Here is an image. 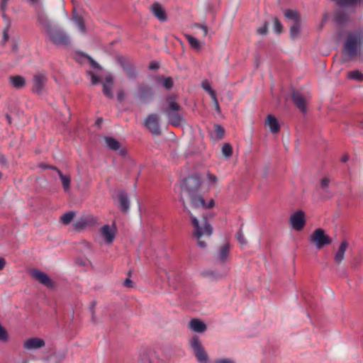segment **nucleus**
I'll return each instance as SVG.
<instances>
[{
	"mask_svg": "<svg viewBox=\"0 0 363 363\" xmlns=\"http://www.w3.org/2000/svg\"><path fill=\"white\" fill-rule=\"evenodd\" d=\"M91 64L92 65V67L95 69H100V65L96 62L95 61H94L93 60H91Z\"/></svg>",
	"mask_w": 363,
	"mask_h": 363,
	"instance_id": "13d9d810",
	"label": "nucleus"
},
{
	"mask_svg": "<svg viewBox=\"0 0 363 363\" xmlns=\"http://www.w3.org/2000/svg\"><path fill=\"white\" fill-rule=\"evenodd\" d=\"M6 264L5 259L4 258L0 257V270L3 269Z\"/></svg>",
	"mask_w": 363,
	"mask_h": 363,
	"instance_id": "bf43d9fd",
	"label": "nucleus"
},
{
	"mask_svg": "<svg viewBox=\"0 0 363 363\" xmlns=\"http://www.w3.org/2000/svg\"><path fill=\"white\" fill-rule=\"evenodd\" d=\"M72 20L75 23L76 26L78 27L79 31L85 34L86 31V28L84 24V21L83 17L81 15L74 13L72 18Z\"/></svg>",
	"mask_w": 363,
	"mask_h": 363,
	"instance_id": "b1692460",
	"label": "nucleus"
},
{
	"mask_svg": "<svg viewBox=\"0 0 363 363\" xmlns=\"http://www.w3.org/2000/svg\"><path fill=\"white\" fill-rule=\"evenodd\" d=\"M11 85L17 89H21L26 86V79L20 75L11 76L9 77Z\"/></svg>",
	"mask_w": 363,
	"mask_h": 363,
	"instance_id": "5701e85b",
	"label": "nucleus"
},
{
	"mask_svg": "<svg viewBox=\"0 0 363 363\" xmlns=\"http://www.w3.org/2000/svg\"><path fill=\"white\" fill-rule=\"evenodd\" d=\"M119 200V207L123 212H127L130 208V201L127 194L124 191H120L118 193Z\"/></svg>",
	"mask_w": 363,
	"mask_h": 363,
	"instance_id": "6ab92c4d",
	"label": "nucleus"
},
{
	"mask_svg": "<svg viewBox=\"0 0 363 363\" xmlns=\"http://www.w3.org/2000/svg\"><path fill=\"white\" fill-rule=\"evenodd\" d=\"M212 101H213V103L215 106V108H216V110L218 111V112H220V106H219V104H218V101L217 100V98H216V95L214 96V98H211Z\"/></svg>",
	"mask_w": 363,
	"mask_h": 363,
	"instance_id": "3c124183",
	"label": "nucleus"
},
{
	"mask_svg": "<svg viewBox=\"0 0 363 363\" xmlns=\"http://www.w3.org/2000/svg\"><path fill=\"white\" fill-rule=\"evenodd\" d=\"M8 39H9V35L6 31H4V41H7Z\"/></svg>",
	"mask_w": 363,
	"mask_h": 363,
	"instance_id": "052dcab7",
	"label": "nucleus"
},
{
	"mask_svg": "<svg viewBox=\"0 0 363 363\" xmlns=\"http://www.w3.org/2000/svg\"><path fill=\"white\" fill-rule=\"evenodd\" d=\"M116 230L108 225H105L101 228V235L104 237L106 242L111 243L115 238Z\"/></svg>",
	"mask_w": 363,
	"mask_h": 363,
	"instance_id": "2eb2a0df",
	"label": "nucleus"
},
{
	"mask_svg": "<svg viewBox=\"0 0 363 363\" xmlns=\"http://www.w3.org/2000/svg\"><path fill=\"white\" fill-rule=\"evenodd\" d=\"M284 16L286 18L291 19L294 22H299L298 13L296 11L291 9H286L284 11Z\"/></svg>",
	"mask_w": 363,
	"mask_h": 363,
	"instance_id": "473e14b6",
	"label": "nucleus"
},
{
	"mask_svg": "<svg viewBox=\"0 0 363 363\" xmlns=\"http://www.w3.org/2000/svg\"><path fill=\"white\" fill-rule=\"evenodd\" d=\"M38 21L40 24L44 27L46 32H48V27L52 28V25L50 23L46 16L40 15L38 16Z\"/></svg>",
	"mask_w": 363,
	"mask_h": 363,
	"instance_id": "4c0bfd02",
	"label": "nucleus"
},
{
	"mask_svg": "<svg viewBox=\"0 0 363 363\" xmlns=\"http://www.w3.org/2000/svg\"><path fill=\"white\" fill-rule=\"evenodd\" d=\"M225 130L224 128L219 124H216L214 125V132L211 135V138L214 140H221L224 137Z\"/></svg>",
	"mask_w": 363,
	"mask_h": 363,
	"instance_id": "bb28decb",
	"label": "nucleus"
},
{
	"mask_svg": "<svg viewBox=\"0 0 363 363\" xmlns=\"http://www.w3.org/2000/svg\"><path fill=\"white\" fill-rule=\"evenodd\" d=\"M1 177H2V174H1V172H0V179H1Z\"/></svg>",
	"mask_w": 363,
	"mask_h": 363,
	"instance_id": "0e129e2a",
	"label": "nucleus"
},
{
	"mask_svg": "<svg viewBox=\"0 0 363 363\" xmlns=\"http://www.w3.org/2000/svg\"><path fill=\"white\" fill-rule=\"evenodd\" d=\"M282 28L283 27L281 23L277 18H275L274 21V31L278 33H280L282 32Z\"/></svg>",
	"mask_w": 363,
	"mask_h": 363,
	"instance_id": "79ce46f5",
	"label": "nucleus"
},
{
	"mask_svg": "<svg viewBox=\"0 0 363 363\" xmlns=\"http://www.w3.org/2000/svg\"><path fill=\"white\" fill-rule=\"evenodd\" d=\"M265 123L272 133H277L279 132V124L277 119L273 115H268Z\"/></svg>",
	"mask_w": 363,
	"mask_h": 363,
	"instance_id": "412c9836",
	"label": "nucleus"
},
{
	"mask_svg": "<svg viewBox=\"0 0 363 363\" xmlns=\"http://www.w3.org/2000/svg\"><path fill=\"white\" fill-rule=\"evenodd\" d=\"M140 363H152L150 352L146 350L142 351L139 357Z\"/></svg>",
	"mask_w": 363,
	"mask_h": 363,
	"instance_id": "2f4dec72",
	"label": "nucleus"
},
{
	"mask_svg": "<svg viewBox=\"0 0 363 363\" xmlns=\"http://www.w3.org/2000/svg\"><path fill=\"white\" fill-rule=\"evenodd\" d=\"M189 345L195 357L199 363H206L208 357L202 345V342L197 335L193 336L189 340Z\"/></svg>",
	"mask_w": 363,
	"mask_h": 363,
	"instance_id": "39448f33",
	"label": "nucleus"
},
{
	"mask_svg": "<svg viewBox=\"0 0 363 363\" xmlns=\"http://www.w3.org/2000/svg\"><path fill=\"white\" fill-rule=\"evenodd\" d=\"M200 181L195 177H188L182 184V190L187 193L191 209H189L184 201L183 205L187 210L191 218V224L194 228V236L198 240L200 247H206V239H209L213 233V228L208 223L203 211L211 208L214 206V201L211 199L208 203H206L203 197L199 194Z\"/></svg>",
	"mask_w": 363,
	"mask_h": 363,
	"instance_id": "f257e3e1",
	"label": "nucleus"
},
{
	"mask_svg": "<svg viewBox=\"0 0 363 363\" xmlns=\"http://www.w3.org/2000/svg\"><path fill=\"white\" fill-rule=\"evenodd\" d=\"M153 90L152 89L145 84H142L138 86V91L135 96L142 102H149L153 98Z\"/></svg>",
	"mask_w": 363,
	"mask_h": 363,
	"instance_id": "9d476101",
	"label": "nucleus"
},
{
	"mask_svg": "<svg viewBox=\"0 0 363 363\" xmlns=\"http://www.w3.org/2000/svg\"><path fill=\"white\" fill-rule=\"evenodd\" d=\"M46 82V77L43 74H37L33 77V92L40 94L44 89L45 84Z\"/></svg>",
	"mask_w": 363,
	"mask_h": 363,
	"instance_id": "f8f14e48",
	"label": "nucleus"
},
{
	"mask_svg": "<svg viewBox=\"0 0 363 363\" xmlns=\"http://www.w3.org/2000/svg\"><path fill=\"white\" fill-rule=\"evenodd\" d=\"M151 11L154 16L160 21L164 22L167 20L166 12L160 4L157 2L154 3L151 6Z\"/></svg>",
	"mask_w": 363,
	"mask_h": 363,
	"instance_id": "dca6fc26",
	"label": "nucleus"
},
{
	"mask_svg": "<svg viewBox=\"0 0 363 363\" xmlns=\"http://www.w3.org/2000/svg\"><path fill=\"white\" fill-rule=\"evenodd\" d=\"M33 278L39 281L41 284L47 288L51 289L54 287L55 284L50 277L39 269H33L30 272Z\"/></svg>",
	"mask_w": 363,
	"mask_h": 363,
	"instance_id": "1a4fd4ad",
	"label": "nucleus"
},
{
	"mask_svg": "<svg viewBox=\"0 0 363 363\" xmlns=\"http://www.w3.org/2000/svg\"><path fill=\"white\" fill-rule=\"evenodd\" d=\"M348 243L347 241H343L340 243L338 250L336 252L334 260L337 264H340L344 259L345 253L347 248Z\"/></svg>",
	"mask_w": 363,
	"mask_h": 363,
	"instance_id": "4be33fe9",
	"label": "nucleus"
},
{
	"mask_svg": "<svg viewBox=\"0 0 363 363\" xmlns=\"http://www.w3.org/2000/svg\"><path fill=\"white\" fill-rule=\"evenodd\" d=\"M221 151L223 157L226 159L230 158L233 155V147L228 143H225L223 145Z\"/></svg>",
	"mask_w": 363,
	"mask_h": 363,
	"instance_id": "c756f323",
	"label": "nucleus"
},
{
	"mask_svg": "<svg viewBox=\"0 0 363 363\" xmlns=\"http://www.w3.org/2000/svg\"><path fill=\"white\" fill-rule=\"evenodd\" d=\"M124 286L125 287H132L133 286V281L130 279H126L125 281H124V283H123Z\"/></svg>",
	"mask_w": 363,
	"mask_h": 363,
	"instance_id": "864d4df0",
	"label": "nucleus"
},
{
	"mask_svg": "<svg viewBox=\"0 0 363 363\" xmlns=\"http://www.w3.org/2000/svg\"><path fill=\"white\" fill-rule=\"evenodd\" d=\"M157 82L162 85V86L169 90L171 89L174 86V82L172 77H158L156 79Z\"/></svg>",
	"mask_w": 363,
	"mask_h": 363,
	"instance_id": "393cba45",
	"label": "nucleus"
},
{
	"mask_svg": "<svg viewBox=\"0 0 363 363\" xmlns=\"http://www.w3.org/2000/svg\"><path fill=\"white\" fill-rule=\"evenodd\" d=\"M362 33L360 30L348 34L343 46V52L350 58H352L360 52Z\"/></svg>",
	"mask_w": 363,
	"mask_h": 363,
	"instance_id": "7ed1b4c3",
	"label": "nucleus"
},
{
	"mask_svg": "<svg viewBox=\"0 0 363 363\" xmlns=\"http://www.w3.org/2000/svg\"><path fill=\"white\" fill-rule=\"evenodd\" d=\"M268 31V23L265 22L262 26L257 28V32L259 35H264L267 33Z\"/></svg>",
	"mask_w": 363,
	"mask_h": 363,
	"instance_id": "c03bdc74",
	"label": "nucleus"
},
{
	"mask_svg": "<svg viewBox=\"0 0 363 363\" xmlns=\"http://www.w3.org/2000/svg\"><path fill=\"white\" fill-rule=\"evenodd\" d=\"M216 363H235L233 360L229 359H219L216 361Z\"/></svg>",
	"mask_w": 363,
	"mask_h": 363,
	"instance_id": "603ef678",
	"label": "nucleus"
},
{
	"mask_svg": "<svg viewBox=\"0 0 363 363\" xmlns=\"http://www.w3.org/2000/svg\"><path fill=\"white\" fill-rule=\"evenodd\" d=\"M348 18V15L342 11H337L335 15V21L340 25L345 23Z\"/></svg>",
	"mask_w": 363,
	"mask_h": 363,
	"instance_id": "cd10ccee",
	"label": "nucleus"
},
{
	"mask_svg": "<svg viewBox=\"0 0 363 363\" xmlns=\"http://www.w3.org/2000/svg\"><path fill=\"white\" fill-rule=\"evenodd\" d=\"M113 84V79L112 76L107 75L104 77V82H102L103 93L108 98H113L112 85Z\"/></svg>",
	"mask_w": 363,
	"mask_h": 363,
	"instance_id": "ddd939ff",
	"label": "nucleus"
},
{
	"mask_svg": "<svg viewBox=\"0 0 363 363\" xmlns=\"http://www.w3.org/2000/svg\"><path fill=\"white\" fill-rule=\"evenodd\" d=\"M74 215L73 211L67 212L61 216L60 220L65 225H67L72 220Z\"/></svg>",
	"mask_w": 363,
	"mask_h": 363,
	"instance_id": "c9c22d12",
	"label": "nucleus"
},
{
	"mask_svg": "<svg viewBox=\"0 0 363 363\" xmlns=\"http://www.w3.org/2000/svg\"><path fill=\"white\" fill-rule=\"evenodd\" d=\"M8 339V334L6 329L0 324V341H6Z\"/></svg>",
	"mask_w": 363,
	"mask_h": 363,
	"instance_id": "37998d69",
	"label": "nucleus"
},
{
	"mask_svg": "<svg viewBox=\"0 0 363 363\" xmlns=\"http://www.w3.org/2000/svg\"><path fill=\"white\" fill-rule=\"evenodd\" d=\"M124 95H125V93H124L123 91H122V90L119 91L118 92V100L122 101L123 99Z\"/></svg>",
	"mask_w": 363,
	"mask_h": 363,
	"instance_id": "4d7b16f0",
	"label": "nucleus"
},
{
	"mask_svg": "<svg viewBox=\"0 0 363 363\" xmlns=\"http://www.w3.org/2000/svg\"><path fill=\"white\" fill-rule=\"evenodd\" d=\"M201 87L209 94L211 98H214L216 93L207 80H204L201 82Z\"/></svg>",
	"mask_w": 363,
	"mask_h": 363,
	"instance_id": "e433bc0d",
	"label": "nucleus"
},
{
	"mask_svg": "<svg viewBox=\"0 0 363 363\" xmlns=\"http://www.w3.org/2000/svg\"><path fill=\"white\" fill-rule=\"evenodd\" d=\"M201 276L203 277L208 278L211 280H218L222 277L220 274L212 270H204L201 272Z\"/></svg>",
	"mask_w": 363,
	"mask_h": 363,
	"instance_id": "c85d7f7f",
	"label": "nucleus"
},
{
	"mask_svg": "<svg viewBox=\"0 0 363 363\" xmlns=\"http://www.w3.org/2000/svg\"><path fill=\"white\" fill-rule=\"evenodd\" d=\"M230 245L228 242L223 244L216 252V258L220 262H225L229 255Z\"/></svg>",
	"mask_w": 363,
	"mask_h": 363,
	"instance_id": "a211bd4d",
	"label": "nucleus"
},
{
	"mask_svg": "<svg viewBox=\"0 0 363 363\" xmlns=\"http://www.w3.org/2000/svg\"><path fill=\"white\" fill-rule=\"evenodd\" d=\"M207 178L209 181V182L212 184H216L218 182V178L216 176H215L214 174H211V173H208L207 174Z\"/></svg>",
	"mask_w": 363,
	"mask_h": 363,
	"instance_id": "8fccbe9b",
	"label": "nucleus"
},
{
	"mask_svg": "<svg viewBox=\"0 0 363 363\" xmlns=\"http://www.w3.org/2000/svg\"><path fill=\"white\" fill-rule=\"evenodd\" d=\"M9 0H1V9L4 12L6 9L7 3Z\"/></svg>",
	"mask_w": 363,
	"mask_h": 363,
	"instance_id": "5fc2aeb1",
	"label": "nucleus"
},
{
	"mask_svg": "<svg viewBox=\"0 0 363 363\" xmlns=\"http://www.w3.org/2000/svg\"><path fill=\"white\" fill-rule=\"evenodd\" d=\"M189 328L195 333H202L207 329L206 325L198 318H193L189 323Z\"/></svg>",
	"mask_w": 363,
	"mask_h": 363,
	"instance_id": "4468645a",
	"label": "nucleus"
},
{
	"mask_svg": "<svg viewBox=\"0 0 363 363\" xmlns=\"http://www.w3.org/2000/svg\"><path fill=\"white\" fill-rule=\"evenodd\" d=\"M348 160V157L347 155H345L342 157V162H345Z\"/></svg>",
	"mask_w": 363,
	"mask_h": 363,
	"instance_id": "680f3d73",
	"label": "nucleus"
},
{
	"mask_svg": "<svg viewBox=\"0 0 363 363\" xmlns=\"http://www.w3.org/2000/svg\"><path fill=\"white\" fill-rule=\"evenodd\" d=\"M309 241L312 242L318 250H320L325 245H328L332 242L331 238L322 228L315 229L310 235Z\"/></svg>",
	"mask_w": 363,
	"mask_h": 363,
	"instance_id": "20e7f679",
	"label": "nucleus"
},
{
	"mask_svg": "<svg viewBox=\"0 0 363 363\" xmlns=\"http://www.w3.org/2000/svg\"><path fill=\"white\" fill-rule=\"evenodd\" d=\"M185 38L187 39L191 48L199 50L201 48L200 42L194 37L189 34H185Z\"/></svg>",
	"mask_w": 363,
	"mask_h": 363,
	"instance_id": "72a5a7b5",
	"label": "nucleus"
},
{
	"mask_svg": "<svg viewBox=\"0 0 363 363\" xmlns=\"http://www.w3.org/2000/svg\"><path fill=\"white\" fill-rule=\"evenodd\" d=\"M237 239L239 243L242 245H245L247 243L244 235L241 230L237 233Z\"/></svg>",
	"mask_w": 363,
	"mask_h": 363,
	"instance_id": "09e8293b",
	"label": "nucleus"
},
{
	"mask_svg": "<svg viewBox=\"0 0 363 363\" xmlns=\"http://www.w3.org/2000/svg\"><path fill=\"white\" fill-rule=\"evenodd\" d=\"M45 345V341L40 338H30L24 342V347L26 350L38 349Z\"/></svg>",
	"mask_w": 363,
	"mask_h": 363,
	"instance_id": "f3484780",
	"label": "nucleus"
},
{
	"mask_svg": "<svg viewBox=\"0 0 363 363\" xmlns=\"http://www.w3.org/2000/svg\"><path fill=\"white\" fill-rule=\"evenodd\" d=\"M330 180L325 177L320 182V187L323 191L325 193H328V186H329Z\"/></svg>",
	"mask_w": 363,
	"mask_h": 363,
	"instance_id": "ea45409f",
	"label": "nucleus"
},
{
	"mask_svg": "<svg viewBox=\"0 0 363 363\" xmlns=\"http://www.w3.org/2000/svg\"><path fill=\"white\" fill-rule=\"evenodd\" d=\"M347 77L358 82L363 81V74L359 70H353L347 73Z\"/></svg>",
	"mask_w": 363,
	"mask_h": 363,
	"instance_id": "f704fd0d",
	"label": "nucleus"
},
{
	"mask_svg": "<svg viewBox=\"0 0 363 363\" xmlns=\"http://www.w3.org/2000/svg\"><path fill=\"white\" fill-rule=\"evenodd\" d=\"M290 224L291 227L297 230H301L306 224L305 213L303 211H297L293 213L289 218Z\"/></svg>",
	"mask_w": 363,
	"mask_h": 363,
	"instance_id": "6e6552de",
	"label": "nucleus"
},
{
	"mask_svg": "<svg viewBox=\"0 0 363 363\" xmlns=\"http://www.w3.org/2000/svg\"><path fill=\"white\" fill-rule=\"evenodd\" d=\"M123 68L128 75V77L133 79H135L136 77V72L134 70V69L131 67V66H123Z\"/></svg>",
	"mask_w": 363,
	"mask_h": 363,
	"instance_id": "58836bf2",
	"label": "nucleus"
},
{
	"mask_svg": "<svg viewBox=\"0 0 363 363\" xmlns=\"http://www.w3.org/2000/svg\"><path fill=\"white\" fill-rule=\"evenodd\" d=\"M88 74L91 77V81L92 84H97L100 82V79L96 74H94L91 71L88 72Z\"/></svg>",
	"mask_w": 363,
	"mask_h": 363,
	"instance_id": "a18cd8bd",
	"label": "nucleus"
},
{
	"mask_svg": "<svg viewBox=\"0 0 363 363\" xmlns=\"http://www.w3.org/2000/svg\"><path fill=\"white\" fill-rule=\"evenodd\" d=\"M291 99L296 106L302 112L306 113L307 111L306 99L298 91H293L291 92Z\"/></svg>",
	"mask_w": 363,
	"mask_h": 363,
	"instance_id": "9b49d317",
	"label": "nucleus"
},
{
	"mask_svg": "<svg viewBox=\"0 0 363 363\" xmlns=\"http://www.w3.org/2000/svg\"><path fill=\"white\" fill-rule=\"evenodd\" d=\"M50 40L56 45H67L69 43L68 35L62 30L52 26L48 27L47 32Z\"/></svg>",
	"mask_w": 363,
	"mask_h": 363,
	"instance_id": "423d86ee",
	"label": "nucleus"
},
{
	"mask_svg": "<svg viewBox=\"0 0 363 363\" xmlns=\"http://www.w3.org/2000/svg\"><path fill=\"white\" fill-rule=\"evenodd\" d=\"M53 169H55L57 172L65 191H67L70 186V182H71L70 177L69 175L63 174L60 170H59L58 169H57L55 167H54Z\"/></svg>",
	"mask_w": 363,
	"mask_h": 363,
	"instance_id": "a878e982",
	"label": "nucleus"
},
{
	"mask_svg": "<svg viewBox=\"0 0 363 363\" xmlns=\"http://www.w3.org/2000/svg\"><path fill=\"white\" fill-rule=\"evenodd\" d=\"M166 102L167 106L162 108V112L166 115L169 123L176 127L185 123V119L182 113L183 108L176 101V96L173 94L167 96Z\"/></svg>",
	"mask_w": 363,
	"mask_h": 363,
	"instance_id": "f03ea898",
	"label": "nucleus"
},
{
	"mask_svg": "<svg viewBox=\"0 0 363 363\" xmlns=\"http://www.w3.org/2000/svg\"><path fill=\"white\" fill-rule=\"evenodd\" d=\"M65 355H62L60 359H62L64 358Z\"/></svg>",
	"mask_w": 363,
	"mask_h": 363,
	"instance_id": "69168bd1",
	"label": "nucleus"
},
{
	"mask_svg": "<svg viewBox=\"0 0 363 363\" xmlns=\"http://www.w3.org/2000/svg\"><path fill=\"white\" fill-rule=\"evenodd\" d=\"M300 33V23L294 22L290 27V36L292 39H296Z\"/></svg>",
	"mask_w": 363,
	"mask_h": 363,
	"instance_id": "7c9ffc66",
	"label": "nucleus"
},
{
	"mask_svg": "<svg viewBox=\"0 0 363 363\" xmlns=\"http://www.w3.org/2000/svg\"><path fill=\"white\" fill-rule=\"evenodd\" d=\"M159 67V65L157 63L153 62H151L149 65V68L150 69H157V68Z\"/></svg>",
	"mask_w": 363,
	"mask_h": 363,
	"instance_id": "6e6d98bb",
	"label": "nucleus"
},
{
	"mask_svg": "<svg viewBox=\"0 0 363 363\" xmlns=\"http://www.w3.org/2000/svg\"><path fill=\"white\" fill-rule=\"evenodd\" d=\"M104 141L107 147L113 151L120 150L121 155L124 154V151L121 150V143L116 139L113 137L106 136L104 137Z\"/></svg>",
	"mask_w": 363,
	"mask_h": 363,
	"instance_id": "aec40b11",
	"label": "nucleus"
},
{
	"mask_svg": "<svg viewBox=\"0 0 363 363\" xmlns=\"http://www.w3.org/2000/svg\"><path fill=\"white\" fill-rule=\"evenodd\" d=\"M145 125L153 135H159L161 134L160 117L157 114H149L145 121Z\"/></svg>",
	"mask_w": 363,
	"mask_h": 363,
	"instance_id": "0eeeda50",
	"label": "nucleus"
},
{
	"mask_svg": "<svg viewBox=\"0 0 363 363\" xmlns=\"http://www.w3.org/2000/svg\"><path fill=\"white\" fill-rule=\"evenodd\" d=\"M362 262V257L360 255H357V257H355L352 261V262L351 263V266L352 268H357L359 267V265Z\"/></svg>",
	"mask_w": 363,
	"mask_h": 363,
	"instance_id": "49530a36",
	"label": "nucleus"
},
{
	"mask_svg": "<svg viewBox=\"0 0 363 363\" xmlns=\"http://www.w3.org/2000/svg\"><path fill=\"white\" fill-rule=\"evenodd\" d=\"M30 2H31L32 4H36L38 2V0H28Z\"/></svg>",
	"mask_w": 363,
	"mask_h": 363,
	"instance_id": "e2e57ef3",
	"label": "nucleus"
},
{
	"mask_svg": "<svg viewBox=\"0 0 363 363\" xmlns=\"http://www.w3.org/2000/svg\"><path fill=\"white\" fill-rule=\"evenodd\" d=\"M193 27L200 28L203 30V36L205 37L208 34V28L202 24L195 23Z\"/></svg>",
	"mask_w": 363,
	"mask_h": 363,
	"instance_id": "de8ad7c7",
	"label": "nucleus"
},
{
	"mask_svg": "<svg viewBox=\"0 0 363 363\" xmlns=\"http://www.w3.org/2000/svg\"><path fill=\"white\" fill-rule=\"evenodd\" d=\"M74 225L76 229H82L87 225V221L82 218L80 220H77Z\"/></svg>",
	"mask_w": 363,
	"mask_h": 363,
	"instance_id": "a19ab883",
	"label": "nucleus"
}]
</instances>
